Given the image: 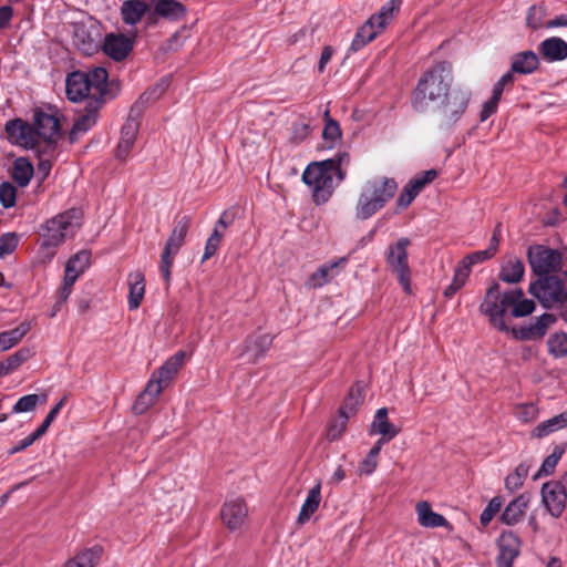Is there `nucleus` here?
Returning a JSON list of instances; mask_svg holds the SVG:
<instances>
[{"label": "nucleus", "mask_w": 567, "mask_h": 567, "mask_svg": "<svg viewBox=\"0 0 567 567\" xmlns=\"http://www.w3.org/2000/svg\"><path fill=\"white\" fill-rule=\"evenodd\" d=\"M511 311L514 318L529 316L535 310V302L524 297L520 288L501 290L499 284L493 282L486 290L480 311L488 318L489 323L502 332H509L505 315Z\"/></svg>", "instance_id": "1"}, {"label": "nucleus", "mask_w": 567, "mask_h": 567, "mask_svg": "<svg viewBox=\"0 0 567 567\" xmlns=\"http://www.w3.org/2000/svg\"><path fill=\"white\" fill-rule=\"evenodd\" d=\"M452 66L439 62L426 70L419 79L411 96V104L419 113L429 112L435 104H442L452 92Z\"/></svg>", "instance_id": "2"}, {"label": "nucleus", "mask_w": 567, "mask_h": 567, "mask_svg": "<svg viewBox=\"0 0 567 567\" xmlns=\"http://www.w3.org/2000/svg\"><path fill=\"white\" fill-rule=\"evenodd\" d=\"M396 190L398 183L393 178L379 176L367 181L355 205L357 219L365 220L372 217L393 198Z\"/></svg>", "instance_id": "3"}, {"label": "nucleus", "mask_w": 567, "mask_h": 567, "mask_svg": "<svg viewBox=\"0 0 567 567\" xmlns=\"http://www.w3.org/2000/svg\"><path fill=\"white\" fill-rule=\"evenodd\" d=\"M185 359L186 352L179 350L174 355L168 358L164 364L161 365L155 373H153L152 378L146 384L144 392L137 396L133 405L135 413L142 414L151 405L154 404L163 388L171 382L178 370L183 367Z\"/></svg>", "instance_id": "4"}, {"label": "nucleus", "mask_w": 567, "mask_h": 567, "mask_svg": "<svg viewBox=\"0 0 567 567\" xmlns=\"http://www.w3.org/2000/svg\"><path fill=\"white\" fill-rule=\"evenodd\" d=\"M81 221L82 213L76 208L69 209L47 220L40 228L42 246L45 248L58 247L65 238L76 233Z\"/></svg>", "instance_id": "5"}, {"label": "nucleus", "mask_w": 567, "mask_h": 567, "mask_svg": "<svg viewBox=\"0 0 567 567\" xmlns=\"http://www.w3.org/2000/svg\"><path fill=\"white\" fill-rule=\"evenodd\" d=\"M330 167L331 161L316 162L309 164L302 174V181L310 188L317 205L327 203L338 184L333 168Z\"/></svg>", "instance_id": "6"}, {"label": "nucleus", "mask_w": 567, "mask_h": 567, "mask_svg": "<svg viewBox=\"0 0 567 567\" xmlns=\"http://www.w3.org/2000/svg\"><path fill=\"white\" fill-rule=\"evenodd\" d=\"M401 0H389L380 10L372 14L357 31L351 45V52H358L373 41L390 23L400 10Z\"/></svg>", "instance_id": "7"}, {"label": "nucleus", "mask_w": 567, "mask_h": 567, "mask_svg": "<svg viewBox=\"0 0 567 567\" xmlns=\"http://www.w3.org/2000/svg\"><path fill=\"white\" fill-rule=\"evenodd\" d=\"M529 292L547 309L567 305V271L539 277L530 284Z\"/></svg>", "instance_id": "8"}, {"label": "nucleus", "mask_w": 567, "mask_h": 567, "mask_svg": "<svg viewBox=\"0 0 567 567\" xmlns=\"http://www.w3.org/2000/svg\"><path fill=\"white\" fill-rule=\"evenodd\" d=\"M471 100V92L463 89L453 90L442 104H435L430 111L437 114L440 128L453 127L465 113Z\"/></svg>", "instance_id": "9"}, {"label": "nucleus", "mask_w": 567, "mask_h": 567, "mask_svg": "<svg viewBox=\"0 0 567 567\" xmlns=\"http://www.w3.org/2000/svg\"><path fill=\"white\" fill-rule=\"evenodd\" d=\"M189 227L190 218L187 216L182 217L174 226L164 246L163 252L161 255L159 270L167 284L171 280V268L173 266L175 256L184 245Z\"/></svg>", "instance_id": "10"}, {"label": "nucleus", "mask_w": 567, "mask_h": 567, "mask_svg": "<svg viewBox=\"0 0 567 567\" xmlns=\"http://www.w3.org/2000/svg\"><path fill=\"white\" fill-rule=\"evenodd\" d=\"M155 91L156 89L150 92H145L140 97V100L131 107L127 120L121 130V137L116 147L117 158L125 161L128 157L130 152L133 148L138 134L140 120L143 111L142 104L144 100L147 99V95H151Z\"/></svg>", "instance_id": "11"}, {"label": "nucleus", "mask_w": 567, "mask_h": 567, "mask_svg": "<svg viewBox=\"0 0 567 567\" xmlns=\"http://www.w3.org/2000/svg\"><path fill=\"white\" fill-rule=\"evenodd\" d=\"M410 240L405 237L400 238L395 244L389 246L386 254V264L396 275L399 282L405 292H411V271L408 261L406 248Z\"/></svg>", "instance_id": "12"}, {"label": "nucleus", "mask_w": 567, "mask_h": 567, "mask_svg": "<svg viewBox=\"0 0 567 567\" xmlns=\"http://www.w3.org/2000/svg\"><path fill=\"white\" fill-rule=\"evenodd\" d=\"M528 261L535 274L545 277L561 271L563 255L558 250L536 245L528 249Z\"/></svg>", "instance_id": "13"}, {"label": "nucleus", "mask_w": 567, "mask_h": 567, "mask_svg": "<svg viewBox=\"0 0 567 567\" xmlns=\"http://www.w3.org/2000/svg\"><path fill=\"white\" fill-rule=\"evenodd\" d=\"M498 554L496 557L497 567H513L514 560L520 554L522 540L512 530L503 532L496 542Z\"/></svg>", "instance_id": "14"}, {"label": "nucleus", "mask_w": 567, "mask_h": 567, "mask_svg": "<svg viewBox=\"0 0 567 567\" xmlns=\"http://www.w3.org/2000/svg\"><path fill=\"white\" fill-rule=\"evenodd\" d=\"M248 517V507L243 498L236 497L224 503L220 509V518L230 530H239L244 527Z\"/></svg>", "instance_id": "15"}, {"label": "nucleus", "mask_w": 567, "mask_h": 567, "mask_svg": "<svg viewBox=\"0 0 567 567\" xmlns=\"http://www.w3.org/2000/svg\"><path fill=\"white\" fill-rule=\"evenodd\" d=\"M33 130L38 144L54 143L61 136L59 120L41 111H37L33 115Z\"/></svg>", "instance_id": "16"}, {"label": "nucleus", "mask_w": 567, "mask_h": 567, "mask_svg": "<svg viewBox=\"0 0 567 567\" xmlns=\"http://www.w3.org/2000/svg\"><path fill=\"white\" fill-rule=\"evenodd\" d=\"M4 130L11 144L24 148H33L38 145L33 124H29L21 118H16L7 122Z\"/></svg>", "instance_id": "17"}, {"label": "nucleus", "mask_w": 567, "mask_h": 567, "mask_svg": "<svg viewBox=\"0 0 567 567\" xmlns=\"http://www.w3.org/2000/svg\"><path fill=\"white\" fill-rule=\"evenodd\" d=\"M556 321L551 313H543L535 321L522 327L509 328V332L517 340H537L543 338L548 328Z\"/></svg>", "instance_id": "18"}, {"label": "nucleus", "mask_w": 567, "mask_h": 567, "mask_svg": "<svg viewBox=\"0 0 567 567\" xmlns=\"http://www.w3.org/2000/svg\"><path fill=\"white\" fill-rule=\"evenodd\" d=\"M556 321L551 313H543L535 321L522 327L509 328V332L517 340H537L543 338L548 328Z\"/></svg>", "instance_id": "19"}, {"label": "nucleus", "mask_w": 567, "mask_h": 567, "mask_svg": "<svg viewBox=\"0 0 567 567\" xmlns=\"http://www.w3.org/2000/svg\"><path fill=\"white\" fill-rule=\"evenodd\" d=\"M556 321L551 313H543L535 321L522 327L509 328V332L517 340H537L543 338L548 328Z\"/></svg>", "instance_id": "20"}, {"label": "nucleus", "mask_w": 567, "mask_h": 567, "mask_svg": "<svg viewBox=\"0 0 567 567\" xmlns=\"http://www.w3.org/2000/svg\"><path fill=\"white\" fill-rule=\"evenodd\" d=\"M542 503L551 516L558 517L561 515L565 503L566 492L559 482H546L542 486Z\"/></svg>", "instance_id": "21"}, {"label": "nucleus", "mask_w": 567, "mask_h": 567, "mask_svg": "<svg viewBox=\"0 0 567 567\" xmlns=\"http://www.w3.org/2000/svg\"><path fill=\"white\" fill-rule=\"evenodd\" d=\"M347 264L348 257H340L337 260L321 265L308 278L306 286L312 289L321 288L326 284L330 282L334 277H337L340 272V269L344 268Z\"/></svg>", "instance_id": "22"}, {"label": "nucleus", "mask_w": 567, "mask_h": 567, "mask_svg": "<svg viewBox=\"0 0 567 567\" xmlns=\"http://www.w3.org/2000/svg\"><path fill=\"white\" fill-rule=\"evenodd\" d=\"M133 39L124 34H107L104 39L103 51L114 61L124 60L133 50Z\"/></svg>", "instance_id": "23"}, {"label": "nucleus", "mask_w": 567, "mask_h": 567, "mask_svg": "<svg viewBox=\"0 0 567 567\" xmlns=\"http://www.w3.org/2000/svg\"><path fill=\"white\" fill-rule=\"evenodd\" d=\"M85 72L74 71L66 76L65 89L66 96L72 102H79L83 99L91 97L93 100V92L90 89Z\"/></svg>", "instance_id": "24"}, {"label": "nucleus", "mask_w": 567, "mask_h": 567, "mask_svg": "<svg viewBox=\"0 0 567 567\" xmlns=\"http://www.w3.org/2000/svg\"><path fill=\"white\" fill-rule=\"evenodd\" d=\"M400 433V429L389 421L388 409L377 410L374 419L370 425V434H379L382 439L391 441Z\"/></svg>", "instance_id": "25"}, {"label": "nucleus", "mask_w": 567, "mask_h": 567, "mask_svg": "<svg viewBox=\"0 0 567 567\" xmlns=\"http://www.w3.org/2000/svg\"><path fill=\"white\" fill-rule=\"evenodd\" d=\"M122 21L127 25H136L148 12V4L143 0H125L121 8Z\"/></svg>", "instance_id": "26"}, {"label": "nucleus", "mask_w": 567, "mask_h": 567, "mask_svg": "<svg viewBox=\"0 0 567 567\" xmlns=\"http://www.w3.org/2000/svg\"><path fill=\"white\" fill-rule=\"evenodd\" d=\"M539 53L548 62L567 59V42L558 37H551L540 42Z\"/></svg>", "instance_id": "27"}, {"label": "nucleus", "mask_w": 567, "mask_h": 567, "mask_svg": "<svg viewBox=\"0 0 567 567\" xmlns=\"http://www.w3.org/2000/svg\"><path fill=\"white\" fill-rule=\"evenodd\" d=\"M528 504V496L520 494L519 496L511 501L504 508L501 515V522L508 526L517 524L524 517Z\"/></svg>", "instance_id": "28"}, {"label": "nucleus", "mask_w": 567, "mask_h": 567, "mask_svg": "<svg viewBox=\"0 0 567 567\" xmlns=\"http://www.w3.org/2000/svg\"><path fill=\"white\" fill-rule=\"evenodd\" d=\"M154 14H158L159 17L171 21H178L185 17L186 8L176 0H158L154 7V13L148 14L151 23L154 22Z\"/></svg>", "instance_id": "29"}, {"label": "nucleus", "mask_w": 567, "mask_h": 567, "mask_svg": "<svg viewBox=\"0 0 567 567\" xmlns=\"http://www.w3.org/2000/svg\"><path fill=\"white\" fill-rule=\"evenodd\" d=\"M91 252L81 250L73 255L65 265L64 278L70 282L76 281L79 277L90 267Z\"/></svg>", "instance_id": "30"}, {"label": "nucleus", "mask_w": 567, "mask_h": 567, "mask_svg": "<svg viewBox=\"0 0 567 567\" xmlns=\"http://www.w3.org/2000/svg\"><path fill=\"white\" fill-rule=\"evenodd\" d=\"M128 309L135 310L140 307L145 293V277L141 271H133L128 275Z\"/></svg>", "instance_id": "31"}, {"label": "nucleus", "mask_w": 567, "mask_h": 567, "mask_svg": "<svg viewBox=\"0 0 567 567\" xmlns=\"http://www.w3.org/2000/svg\"><path fill=\"white\" fill-rule=\"evenodd\" d=\"M85 76H87L90 89L93 92L94 102L101 101L107 92L109 75L106 70L102 66H97L89 72H85Z\"/></svg>", "instance_id": "32"}, {"label": "nucleus", "mask_w": 567, "mask_h": 567, "mask_svg": "<svg viewBox=\"0 0 567 567\" xmlns=\"http://www.w3.org/2000/svg\"><path fill=\"white\" fill-rule=\"evenodd\" d=\"M416 514H417V522L423 527H446L449 526V522L446 518L432 511L430 504L427 502H420L416 505Z\"/></svg>", "instance_id": "33"}, {"label": "nucleus", "mask_w": 567, "mask_h": 567, "mask_svg": "<svg viewBox=\"0 0 567 567\" xmlns=\"http://www.w3.org/2000/svg\"><path fill=\"white\" fill-rule=\"evenodd\" d=\"M321 502V484L318 482L312 486L301 506L298 515V523L303 525L316 513Z\"/></svg>", "instance_id": "34"}, {"label": "nucleus", "mask_w": 567, "mask_h": 567, "mask_svg": "<svg viewBox=\"0 0 567 567\" xmlns=\"http://www.w3.org/2000/svg\"><path fill=\"white\" fill-rule=\"evenodd\" d=\"M539 64L538 56L535 52L527 50L519 52L513 56L512 73L530 74L537 70Z\"/></svg>", "instance_id": "35"}, {"label": "nucleus", "mask_w": 567, "mask_h": 567, "mask_svg": "<svg viewBox=\"0 0 567 567\" xmlns=\"http://www.w3.org/2000/svg\"><path fill=\"white\" fill-rule=\"evenodd\" d=\"M567 426V412L557 414L532 430V437L543 439Z\"/></svg>", "instance_id": "36"}, {"label": "nucleus", "mask_w": 567, "mask_h": 567, "mask_svg": "<svg viewBox=\"0 0 567 567\" xmlns=\"http://www.w3.org/2000/svg\"><path fill=\"white\" fill-rule=\"evenodd\" d=\"M31 324L28 321L21 322L14 329L0 333V352L7 351L17 346L22 338L30 331Z\"/></svg>", "instance_id": "37"}, {"label": "nucleus", "mask_w": 567, "mask_h": 567, "mask_svg": "<svg viewBox=\"0 0 567 567\" xmlns=\"http://www.w3.org/2000/svg\"><path fill=\"white\" fill-rule=\"evenodd\" d=\"M525 268L520 259L516 257L508 258L502 266L499 278L504 282L516 284L524 277Z\"/></svg>", "instance_id": "38"}, {"label": "nucleus", "mask_w": 567, "mask_h": 567, "mask_svg": "<svg viewBox=\"0 0 567 567\" xmlns=\"http://www.w3.org/2000/svg\"><path fill=\"white\" fill-rule=\"evenodd\" d=\"M272 339L269 334L262 333L249 337L245 341V348L251 354V360L257 361L271 347Z\"/></svg>", "instance_id": "39"}, {"label": "nucleus", "mask_w": 567, "mask_h": 567, "mask_svg": "<svg viewBox=\"0 0 567 567\" xmlns=\"http://www.w3.org/2000/svg\"><path fill=\"white\" fill-rule=\"evenodd\" d=\"M100 547L86 548L69 559L63 567H94L101 556Z\"/></svg>", "instance_id": "40"}, {"label": "nucleus", "mask_w": 567, "mask_h": 567, "mask_svg": "<svg viewBox=\"0 0 567 567\" xmlns=\"http://www.w3.org/2000/svg\"><path fill=\"white\" fill-rule=\"evenodd\" d=\"M97 120L96 109L87 111L85 114L81 115L73 124L70 132V141L74 143L78 137L84 133H86L90 128H92Z\"/></svg>", "instance_id": "41"}, {"label": "nucleus", "mask_w": 567, "mask_h": 567, "mask_svg": "<svg viewBox=\"0 0 567 567\" xmlns=\"http://www.w3.org/2000/svg\"><path fill=\"white\" fill-rule=\"evenodd\" d=\"M33 176V166L31 163L25 158H17L13 164V173L12 177L16 181V183L21 186L25 187L31 178Z\"/></svg>", "instance_id": "42"}, {"label": "nucleus", "mask_w": 567, "mask_h": 567, "mask_svg": "<svg viewBox=\"0 0 567 567\" xmlns=\"http://www.w3.org/2000/svg\"><path fill=\"white\" fill-rule=\"evenodd\" d=\"M30 357L29 349H20L4 360L0 361V378L17 370Z\"/></svg>", "instance_id": "43"}, {"label": "nucleus", "mask_w": 567, "mask_h": 567, "mask_svg": "<svg viewBox=\"0 0 567 567\" xmlns=\"http://www.w3.org/2000/svg\"><path fill=\"white\" fill-rule=\"evenodd\" d=\"M564 453L565 447L556 445L553 452L544 460L534 478L537 480L553 474Z\"/></svg>", "instance_id": "44"}, {"label": "nucleus", "mask_w": 567, "mask_h": 567, "mask_svg": "<svg viewBox=\"0 0 567 567\" xmlns=\"http://www.w3.org/2000/svg\"><path fill=\"white\" fill-rule=\"evenodd\" d=\"M324 116L326 124L322 131V137L327 147L332 148L341 140L342 133L338 122L329 117L328 111H326Z\"/></svg>", "instance_id": "45"}, {"label": "nucleus", "mask_w": 567, "mask_h": 567, "mask_svg": "<svg viewBox=\"0 0 567 567\" xmlns=\"http://www.w3.org/2000/svg\"><path fill=\"white\" fill-rule=\"evenodd\" d=\"M529 473V465L526 463H520L516 466L513 473L508 474L505 478V487L511 491L515 492L519 489L525 478L528 476Z\"/></svg>", "instance_id": "46"}, {"label": "nucleus", "mask_w": 567, "mask_h": 567, "mask_svg": "<svg viewBox=\"0 0 567 567\" xmlns=\"http://www.w3.org/2000/svg\"><path fill=\"white\" fill-rule=\"evenodd\" d=\"M460 264L455 268L452 282L444 289V297L452 298L466 282L470 277V270Z\"/></svg>", "instance_id": "47"}, {"label": "nucleus", "mask_w": 567, "mask_h": 567, "mask_svg": "<svg viewBox=\"0 0 567 567\" xmlns=\"http://www.w3.org/2000/svg\"><path fill=\"white\" fill-rule=\"evenodd\" d=\"M548 352L555 358L567 355V333L556 332L547 340Z\"/></svg>", "instance_id": "48"}, {"label": "nucleus", "mask_w": 567, "mask_h": 567, "mask_svg": "<svg viewBox=\"0 0 567 567\" xmlns=\"http://www.w3.org/2000/svg\"><path fill=\"white\" fill-rule=\"evenodd\" d=\"M39 401H40V399H39L38 394L23 395L12 406L11 413L19 414V413L31 412V411L35 410V408L39 404Z\"/></svg>", "instance_id": "49"}, {"label": "nucleus", "mask_w": 567, "mask_h": 567, "mask_svg": "<svg viewBox=\"0 0 567 567\" xmlns=\"http://www.w3.org/2000/svg\"><path fill=\"white\" fill-rule=\"evenodd\" d=\"M494 256V248L488 247L487 249L475 251L473 254H470L465 256L460 265L462 267H466L465 269L472 270V266L483 262Z\"/></svg>", "instance_id": "50"}, {"label": "nucleus", "mask_w": 567, "mask_h": 567, "mask_svg": "<svg viewBox=\"0 0 567 567\" xmlns=\"http://www.w3.org/2000/svg\"><path fill=\"white\" fill-rule=\"evenodd\" d=\"M364 400V391L361 386H352L349 395L344 402V405L341 409H344L346 412L349 413V415L353 414L357 410V408L363 402Z\"/></svg>", "instance_id": "51"}, {"label": "nucleus", "mask_w": 567, "mask_h": 567, "mask_svg": "<svg viewBox=\"0 0 567 567\" xmlns=\"http://www.w3.org/2000/svg\"><path fill=\"white\" fill-rule=\"evenodd\" d=\"M546 8L544 6H532L526 17V23L529 28L537 30L545 27L544 18Z\"/></svg>", "instance_id": "52"}, {"label": "nucleus", "mask_w": 567, "mask_h": 567, "mask_svg": "<svg viewBox=\"0 0 567 567\" xmlns=\"http://www.w3.org/2000/svg\"><path fill=\"white\" fill-rule=\"evenodd\" d=\"M502 505H503L502 497H499V496L493 497L481 514V517H480L481 524L483 526H487L491 523V520L494 518L496 513L499 512Z\"/></svg>", "instance_id": "53"}, {"label": "nucleus", "mask_w": 567, "mask_h": 567, "mask_svg": "<svg viewBox=\"0 0 567 567\" xmlns=\"http://www.w3.org/2000/svg\"><path fill=\"white\" fill-rule=\"evenodd\" d=\"M223 236H224V233L221 230H219L218 228H214L212 235L208 237V239L206 241L205 250H204V255H203V261L209 259L210 257H213L216 254Z\"/></svg>", "instance_id": "54"}, {"label": "nucleus", "mask_w": 567, "mask_h": 567, "mask_svg": "<svg viewBox=\"0 0 567 567\" xmlns=\"http://www.w3.org/2000/svg\"><path fill=\"white\" fill-rule=\"evenodd\" d=\"M350 417L349 413L344 409H340V417L336 420L328 430V439L334 441L340 437L343 433L347 421Z\"/></svg>", "instance_id": "55"}, {"label": "nucleus", "mask_w": 567, "mask_h": 567, "mask_svg": "<svg viewBox=\"0 0 567 567\" xmlns=\"http://www.w3.org/2000/svg\"><path fill=\"white\" fill-rule=\"evenodd\" d=\"M328 161L332 162V167L334 175L337 176V182L340 183L346 177V172L342 169V166H348L350 163V156L347 152L338 153L334 157L329 158Z\"/></svg>", "instance_id": "56"}, {"label": "nucleus", "mask_w": 567, "mask_h": 567, "mask_svg": "<svg viewBox=\"0 0 567 567\" xmlns=\"http://www.w3.org/2000/svg\"><path fill=\"white\" fill-rule=\"evenodd\" d=\"M64 405V400H60L47 414L41 425L34 431V434L40 439L45 434L51 423L55 420L61 409Z\"/></svg>", "instance_id": "57"}, {"label": "nucleus", "mask_w": 567, "mask_h": 567, "mask_svg": "<svg viewBox=\"0 0 567 567\" xmlns=\"http://www.w3.org/2000/svg\"><path fill=\"white\" fill-rule=\"evenodd\" d=\"M19 243V238L13 233H7L0 236V258L12 254Z\"/></svg>", "instance_id": "58"}, {"label": "nucleus", "mask_w": 567, "mask_h": 567, "mask_svg": "<svg viewBox=\"0 0 567 567\" xmlns=\"http://www.w3.org/2000/svg\"><path fill=\"white\" fill-rule=\"evenodd\" d=\"M17 189L10 183H2L0 186V202L3 207L10 208L16 205Z\"/></svg>", "instance_id": "59"}, {"label": "nucleus", "mask_w": 567, "mask_h": 567, "mask_svg": "<svg viewBox=\"0 0 567 567\" xmlns=\"http://www.w3.org/2000/svg\"><path fill=\"white\" fill-rule=\"evenodd\" d=\"M537 414L538 410L534 404H520L515 409L516 417L524 423L534 421Z\"/></svg>", "instance_id": "60"}, {"label": "nucleus", "mask_w": 567, "mask_h": 567, "mask_svg": "<svg viewBox=\"0 0 567 567\" xmlns=\"http://www.w3.org/2000/svg\"><path fill=\"white\" fill-rule=\"evenodd\" d=\"M513 83H514V75L509 71V72L505 73L504 75H502L501 79L494 84L492 96H494L495 100H501L505 86L513 84Z\"/></svg>", "instance_id": "61"}, {"label": "nucleus", "mask_w": 567, "mask_h": 567, "mask_svg": "<svg viewBox=\"0 0 567 567\" xmlns=\"http://www.w3.org/2000/svg\"><path fill=\"white\" fill-rule=\"evenodd\" d=\"M419 195V193H416L415 190H413L410 186V184L408 183L401 194L399 195L398 197V200H396V205L400 207V208H406L413 200L414 198Z\"/></svg>", "instance_id": "62"}, {"label": "nucleus", "mask_w": 567, "mask_h": 567, "mask_svg": "<svg viewBox=\"0 0 567 567\" xmlns=\"http://www.w3.org/2000/svg\"><path fill=\"white\" fill-rule=\"evenodd\" d=\"M499 100H495L494 96H492L488 101L483 103L482 111L480 114L481 122L486 121L492 114H494L497 111Z\"/></svg>", "instance_id": "63"}, {"label": "nucleus", "mask_w": 567, "mask_h": 567, "mask_svg": "<svg viewBox=\"0 0 567 567\" xmlns=\"http://www.w3.org/2000/svg\"><path fill=\"white\" fill-rule=\"evenodd\" d=\"M378 466V460L375 457L367 455L359 465L360 474L371 475Z\"/></svg>", "instance_id": "64"}]
</instances>
